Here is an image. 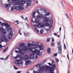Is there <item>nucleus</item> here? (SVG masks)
<instances>
[{
    "instance_id": "nucleus-1",
    "label": "nucleus",
    "mask_w": 73,
    "mask_h": 73,
    "mask_svg": "<svg viewBox=\"0 0 73 73\" xmlns=\"http://www.w3.org/2000/svg\"><path fill=\"white\" fill-rule=\"evenodd\" d=\"M29 49L31 51V52L33 53L32 54H31L30 55V57L31 58H34V56L35 54L37 53V50L36 49V47H30L29 48Z\"/></svg>"
},
{
    "instance_id": "nucleus-11",
    "label": "nucleus",
    "mask_w": 73,
    "mask_h": 73,
    "mask_svg": "<svg viewBox=\"0 0 73 73\" xmlns=\"http://www.w3.org/2000/svg\"><path fill=\"white\" fill-rule=\"evenodd\" d=\"M30 58V57H29L27 55H25V60H29Z\"/></svg>"
},
{
    "instance_id": "nucleus-16",
    "label": "nucleus",
    "mask_w": 73,
    "mask_h": 73,
    "mask_svg": "<svg viewBox=\"0 0 73 73\" xmlns=\"http://www.w3.org/2000/svg\"><path fill=\"white\" fill-rule=\"evenodd\" d=\"M58 48L59 50H62V46H59L58 47Z\"/></svg>"
},
{
    "instance_id": "nucleus-6",
    "label": "nucleus",
    "mask_w": 73,
    "mask_h": 73,
    "mask_svg": "<svg viewBox=\"0 0 73 73\" xmlns=\"http://www.w3.org/2000/svg\"><path fill=\"white\" fill-rule=\"evenodd\" d=\"M44 26L45 25H44V24L39 23L38 25L37 26V27L39 28L40 27H41V28H44Z\"/></svg>"
},
{
    "instance_id": "nucleus-36",
    "label": "nucleus",
    "mask_w": 73,
    "mask_h": 73,
    "mask_svg": "<svg viewBox=\"0 0 73 73\" xmlns=\"http://www.w3.org/2000/svg\"><path fill=\"white\" fill-rule=\"evenodd\" d=\"M49 25V24L48 23H46L45 24V26L46 27H48V26Z\"/></svg>"
},
{
    "instance_id": "nucleus-39",
    "label": "nucleus",
    "mask_w": 73,
    "mask_h": 73,
    "mask_svg": "<svg viewBox=\"0 0 73 73\" xmlns=\"http://www.w3.org/2000/svg\"><path fill=\"white\" fill-rule=\"evenodd\" d=\"M18 57H21V54H18L17 55Z\"/></svg>"
},
{
    "instance_id": "nucleus-26",
    "label": "nucleus",
    "mask_w": 73,
    "mask_h": 73,
    "mask_svg": "<svg viewBox=\"0 0 73 73\" xmlns=\"http://www.w3.org/2000/svg\"><path fill=\"white\" fill-rule=\"evenodd\" d=\"M35 66H36V68H40V66H41V64H37V65Z\"/></svg>"
},
{
    "instance_id": "nucleus-62",
    "label": "nucleus",
    "mask_w": 73,
    "mask_h": 73,
    "mask_svg": "<svg viewBox=\"0 0 73 73\" xmlns=\"http://www.w3.org/2000/svg\"><path fill=\"white\" fill-rule=\"evenodd\" d=\"M52 41L54 42V38H52Z\"/></svg>"
},
{
    "instance_id": "nucleus-13",
    "label": "nucleus",
    "mask_w": 73,
    "mask_h": 73,
    "mask_svg": "<svg viewBox=\"0 0 73 73\" xmlns=\"http://www.w3.org/2000/svg\"><path fill=\"white\" fill-rule=\"evenodd\" d=\"M9 34L8 35V36H11V37H13V32L12 31H10L9 33Z\"/></svg>"
},
{
    "instance_id": "nucleus-59",
    "label": "nucleus",
    "mask_w": 73,
    "mask_h": 73,
    "mask_svg": "<svg viewBox=\"0 0 73 73\" xmlns=\"http://www.w3.org/2000/svg\"><path fill=\"white\" fill-rule=\"evenodd\" d=\"M36 13V12H35V11L33 13V15H35V14Z\"/></svg>"
},
{
    "instance_id": "nucleus-49",
    "label": "nucleus",
    "mask_w": 73,
    "mask_h": 73,
    "mask_svg": "<svg viewBox=\"0 0 73 73\" xmlns=\"http://www.w3.org/2000/svg\"><path fill=\"white\" fill-rule=\"evenodd\" d=\"M3 47V46L1 44H0V49H2Z\"/></svg>"
},
{
    "instance_id": "nucleus-5",
    "label": "nucleus",
    "mask_w": 73,
    "mask_h": 73,
    "mask_svg": "<svg viewBox=\"0 0 73 73\" xmlns=\"http://www.w3.org/2000/svg\"><path fill=\"white\" fill-rule=\"evenodd\" d=\"M17 4L19 5H22V4H25V1L24 0H22L21 1L18 0Z\"/></svg>"
},
{
    "instance_id": "nucleus-51",
    "label": "nucleus",
    "mask_w": 73,
    "mask_h": 73,
    "mask_svg": "<svg viewBox=\"0 0 73 73\" xmlns=\"http://www.w3.org/2000/svg\"><path fill=\"white\" fill-rule=\"evenodd\" d=\"M50 14V13L49 12L47 14H46V16H48V15Z\"/></svg>"
},
{
    "instance_id": "nucleus-10",
    "label": "nucleus",
    "mask_w": 73,
    "mask_h": 73,
    "mask_svg": "<svg viewBox=\"0 0 73 73\" xmlns=\"http://www.w3.org/2000/svg\"><path fill=\"white\" fill-rule=\"evenodd\" d=\"M51 68H52V70H51V72H53L54 71V68L56 67V64H53L52 65Z\"/></svg>"
},
{
    "instance_id": "nucleus-35",
    "label": "nucleus",
    "mask_w": 73,
    "mask_h": 73,
    "mask_svg": "<svg viewBox=\"0 0 73 73\" xmlns=\"http://www.w3.org/2000/svg\"><path fill=\"white\" fill-rule=\"evenodd\" d=\"M0 30L1 31V32H2L3 31H4V29H3V28H0Z\"/></svg>"
},
{
    "instance_id": "nucleus-12",
    "label": "nucleus",
    "mask_w": 73,
    "mask_h": 73,
    "mask_svg": "<svg viewBox=\"0 0 73 73\" xmlns=\"http://www.w3.org/2000/svg\"><path fill=\"white\" fill-rule=\"evenodd\" d=\"M25 63L27 65L28 64H31L32 63V61H31V60L26 61H25Z\"/></svg>"
},
{
    "instance_id": "nucleus-50",
    "label": "nucleus",
    "mask_w": 73,
    "mask_h": 73,
    "mask_svg": "<svg viewBox=\"0 0 73 73\" xmlns=\"http://www.w3.org/2000/svg\"><path fill=\"white\" fill-rule=\"evenodd\" d=\"M24 35L25 36H26V37H27L28 36V35L25 33H24Z\"/></svg>"
},
{
    "instance_id": "nucleus-21",
    "label": "nucleus",
    "mask_w": 73,
    "mask_h": 73,
    "mask_svg": "<svg viewBox=\"0 0 73 73\" xmlns=\"http://www.w3.org/2000/svg\"><path fill=\"white\" fill-rule=\"evenodd\" d=\"M26 5L27 6H28V7H30V6H31V4L27 2Z\"/></svg>"
},
{
    "instance_id": "nucleus-54",
    "label": "nucleus",
    "mask_w": 73,
    "mask_h": 73,
    "mask_svg": "<svg viewBox=\"0 0 73 73\" xmlns=\"http://www.w3.org/2000/svg\"><path fill=\"white\" fill-rule=\"evenodd\" d=\"M14 9V7H12L11 8V10L13 11Z\"/></svg>"
},
{
    "instance_id": "nucleus-63",
    "label": "nucleus",
    "mask_w": 73,
    "mask_h": 73,
    "mask_svg": "<svg viewBox=\"0 0 73 73\" xmlns=\"http://www.w3.org/2000/svg\"><path fill=\"white\" fill-rule=\"evenodd\" d=\"M17 73H21V71H18L17 72Z\"/></svg>"
},
{
    "instance_id": "nucleus-7",
    "label": "nucleus",
    "mask_w": 73,
    "mask_h": 73,
    "mask_svg": "<svg viewBox=\"0 0 73 73\" xmlns=\"http://www.w3.org/2000/svg\"><path fill=\"white\" fill-rule=\"evenodd\" d=\"M44 19V20L45 23H49V18L45 17Z\"/></svg>"
},
{
    "instance_id": "nucleus-30",
    "label": "nucleus",
    "mask_w": 73,
    "mask_h": 73,
    "mask_svg": "<svg viewBox=\"0 0 73 73\" xmlns=\"http://www.w3.org/2000/svg\"><path fill=\"white\" fill-rule=\"evenodd\" d=\"M13 66H14V69H15V70H17V69H19V68H17V67H16V66L14 65Z\"/></svg>"
},
{
    "instance_id": "nucleus-40",
    "label": "nucleus",
    "mask_w": 73,
    "mask_h": 73,
    "mask_svg": "<svg viewBox=\"0 0 73 73\" xmlns=\"http://www.w3.org/2000/svg\"><path fill=\"white\" fill-rule=\"evenodd\" d=\"M57 55V53H55L53 54V56H56Z\"/></svg>"
},
{
    "instance_id": "nucleus-33",
    "label": "nucleus",
    "mask_w": 73,
    "mask_h": 73,
    "mask_svg": "<svg viewBox=\"0 0 73 73\" xmlns=\"http://www.w3.org/2000/svg\"><path fill=\"white\" fill-rule=\"evenodd\" d=\"M9 55H8V56H7L5 58V60H7L8 59V58H9Z\"/></svg>"
},
{
    "instance_id": "nucleus-37",
    "label": "nucleus",
    "mask_w": 73,
    "mask_h": 73,
    "mask_svg": "<svg viewBox=\"0 0 73 73\" xmlns=\"http://www.w3.org/2000/svg\"><path fill=\"white\" fill-rule=\"evenodd\" d=\"M19 9H20V10H21V11H23V10L24 9V7H21V8H20Z\"/></svg>"
},
{
    "instance_id": "nucleus-18",
    "label": "nucleus",
    "mask_w": 73,
    "mask_h": 73,
    "mask_svg": "<svg viewBox=\"0 0 73 73\" xmlns=\"http://www.w3.org/2000/svg\"><path fill=\"white\" fill-rule=\"evenodd\" d=\"M20 8H21V6H17L15 7V9H16V10H19V9H20Z\"/></svg>"
},
{
    "instance_id": "nucleus-20",
    "label": "nucleus",
    "mask_w": 73,
    "mask_h": 73,
    "mask_svg": "<svg viewBox=\"0 0 73 73\" xmlns=\"http://www.w3.org/2000/svg\"><path fill=\"white\" fill-rule=\"evenodd\" d=\"M8 50V47H7L6 48H5L3 50V52H6L7 50Z\"/></svg>"
},
{
    "instance_id": "nucleus-15",
    "label": "nucleus",
    "mask_w": 73,
    "mask_h": 73,
    "mask_svg": "<svg viewBox=\"0 0 73 73\" xmlns=\"http://www.w3.org/2000/svg\"><path fill=\"white\" fill-rule=\"evenodd\" d=\"M23 46V49L24 50V51H27V47L24 46Z\"/></svg>"
},
{
    "instance_id": "nucleus-25",
    "label": "nucleus",
    "mask_w": 73,
    "mask_h": 73,
    "mask_svg": "<svg viewBox=\"0 0 73 73\" xmlns=\"http://www.w3.org/2000/svg\"><path fill=\"white\" fill-rule=\"evenodd\" d=\"M12 30V28L11 27H10V28H9L8 29H7V31L8 32H10Z\"/></svg>"
},
{
    "instance_id": "nucleus-22",
    "label": "nucleus",
    "mask_w": 73,
    "mask_h": 73,
    "mask_svg": "<svg viewBox=\"0 0 73 73\" xmlns=\"http://www.w3.org/2000/svg\"><path fill=\"white\" fill-rule=\"evenodd\" d=\"M11 5V3L9 4H6L5 5V7L6 8H8V7H9V6H10Z\"/></svg>"
},
{
    "instance_id": "nucleus-55",
    "label": "nucleus",
    "mask_w": 73,
    "mask_h": 73,
    "mask_svg": "<svg viewBox=\"0 0 73 73\" xmlns=\"http://www.w3.org/2000/svg\"><path fill=\"white\" fill-rule=\"evenodd\" d=\"M18 58H19V57H18L17 55V56L14 57V58L15 59H16Z\"/></svg>"
},
{
    "instance_id": "nucleus-42",
    "label": "nucleus",
    "mask_w": 73,
    "mask_h": 73,
    "mask_svg": "<svg viewBox=\"0 0 73 73\" xmlns=\"http://www.w3.org/2000/svg\"><path fill=\"white\" fill-rule=\"evenodd\" d=\"M38 20H36L35 21H34V23H38Z\"/></svg>"
},
{
    "instance_id": "nucleus-64",
    "label": "nucleus",
    "mask_w": 73,
    "mask_h": 73,
    "mask_svg": "<svg viewBox=\"0 0 73 73\" xmlns=\"http://www.w3.org/2000/svg\"><path fill=\"white\" fill-rule=\"evenodd\" d=\"M33 72V73H37V72L35 70H34Z\"/></svg>"
},
{
    "instance_id": "nucleus-47",
    "label": "nucleus",
    "mask_w": 73,
    "mask_h": 73,
    "mask_svg": "<svg viewBox=\"0 0 73 73\" xmlns=\"http://www.w3.org/2000/svg\"><path fill=\"white\" fill-rule=\"evenodd\" d=\"M7 37L8 38V39L9 40H11L12 39V37H9V36H8Z\"/></svg>"
},
{
    "instance_id": "nucleus-27",
    "label": "nucleus",
    "mask_w": 73,
    "mask_h": 73,
    "mask_svg": "<svg viewBox=\"0 0 73 73\" xmlns=\"http://www.w3.org/2000/svg\"><path fill=\"white\" fill-rule=\"evenodd\" d=\"M49 22L50 24H52L53 23V20L52 19H50L49 20Z\"/></svg>"
},
{
    "instance_id": "nucleus-29",
    "label": "nucleus",
    "mask_w": 73,
    "mask_h": 73,
    "mask_svg": "<svg viewBox=\"0 0 73 73\" xmlns=\"http://www.w3.org/2000/svg\"><path fill=\"white\" fill-rule=\"evenodd\" d=\"M36 12L38 14V15H40V12L39 11V10H36Z\"/></svg>"
},
{
    "instance_id": "nucleus-44",
    "label": "nucleus",
    "mask_w": 73,
    "mask_h": 73,
    "mask_svg": "<svg viewBox=\"0 0 73 73\" xmlns=\"http://www.w3.org/2000/svg\"><path fill=\"white\" fill-rule=\"evenodd\" d=\"M40 34H42L43 33V30H40Z\"/></svg>"
},
{
    "instance_id": "nucleus-3",
    "label": "nucleus",
    "mask_w": 73,
    "mask_h": 73,
    "mask_svg": "<svg viewBox=\"0 0 73 73\" xmlns=\"http://www.w3.org/2000/svg\"><path fill=\"white\" fill-rule=\"evenodd\" d=\"M21 60H23V58H21L19 60L17 59L16 60V62H17V63H16V61L15 62V63L16 64H18L19 65H20V64H22L23 65V62L21 61Z\"/></svg>"
},
{
    "instance_id": "nucleus-61",
    "label": "nucleus",
    "mask_w": 73,
    "mask_h": 73,
    "mask_svg": "<svg viewBox=\"0 0 73 73\" xmlns=\"http://www.w3.org/2000/svg\"><path fill=\"white\" fill-rule=\"evenodd\" d=\"M56 62H58L59 61V60H58V59L57 58L56 60Z\"/></svg>"
},
{
    "instance_id": "nucleus-32",
    "label": "nucleus",
    "mask_w": 73,
    "mask_h": 73,
    "mask_svg": "<svg viewBox=\"0 0 73 73\" xmlns=\"http://www.w3.org/2000/svg\"><path fill=\"white\" fill-rule=\"evenodd\" d=\"M50 40V38H47L46 40L47 42H49Z\"/></svg>"
},
{
    "instance_id": "nucleus-57",
    "label": "nucleus",
    "mask_w": 73,
    "mask_h": 73,
    "mask_svg": "<svg viewBox=\"0 0 73 73\" xmlns=\"http://www.w3.org/2000/svg\"><path fill=\"white\" fill-rule=\"evenodd\" d=\"M0 59L2 60H5V58H0Z\"/></svg>"
},
{
    "instance_id": "nucleus-4",
    "label": "nucleus",
    "mask_w": 73,
    "mask_h": 73,
    "mask_svg": "<svg viewBox=\"0 0 73 73\" xmlns=\"http://www.w3.org/2000/svg\"><path fill=\"white\" fill-rule=\"evenodd\" d=\"M43 67L46 70V69H49V70L50 72H52L51 70H52V68H52H51L50 66H48L47 65H44L43 66Z\"/></svg>"
},
{
    "instance_id": "nucleus-28",
    "label": "nucleus",
    "mask_w": 73,
    "mask_h": 73,
    "mask_svg": "<svg viewBox=\"0 0 73 73\" xmlns=\"http://www.w3.org/2000/svg\"><path fill=\"white\" fill-rule=\"evenodd\" d=\"M54 42H52L51 43V46H52V47L54 46Z\"/></svg>"
},
{
    "instance_id": "nucleus-9",
    "label": "nucleus",
    "mask_w": 73,
    "mask_h": 73,
    "mask_svg": "<svg viewBox=\"0 0 73 73\" xmlns=\"http://www.w3.org/2000/svg\"><path fill=\"white\" fill-rule=\"evenodd\" d=\"M39 48V50H44V48H43L42 47L43 46L41 44L40 45H39V46H38Z\"/></svg>"
},
{
    "instance_id": "nucleus-48",
    "label": "nucleus",
    "mask_w": 73,
    "mask_h": 73,
    "mask_svg": "<svg viewBox=\"0 0 73 73\" xmlns=\"http://www.w3.org/2000/svg\"><path fill=\"white\" fill-rule=\"evenodd\" d=\"M65 15L66 16L67 18V19H68V18H69V17H68V15L66 14H65Z\"/></svg>"
},
{
    "instance_id": "nucleus-53",
    "label": "nucleus",
    "mask_w": 73,
    "mask_h": 73,
    "mask_svg": "<svg viewBox=\"0 0 73 73\" xmlns=\"http://www.w3.org/2000/svg\"><path fill=\"white\" fill-rule=\"evenodd\" d=\"M37 17L38 19L41 17V15H38L37 16Z\"/></svg>"
},
{
    "instance_id": "nucleus-56",
    "label": "nucleus",
    "mask_w": 73,
    "mask_h": 73,
    "mask_svg": "<svg viewBox=\"0 0 73 73\" xmlns=\"http://www.w3.org/2000/svg\"><path fill=\"white\" fill-rule=\"evenodd\" d=\"M31 46H35V44H33V43H31Z\"/></svg>"
},
{
    "instance_id": "nucleus-60",
    "label": "nucleus",
    "mask_w": 73,
    "mask_h": 73,
    "mask_svg": "<svg viewBox=\"0 0 73 73\" xmlns=\"http://www.w3.org/2000/svg\"><path fill=\"white\" fill-rule=\"evenodd\" d=\"M4 24H5L4 23H2L1 24V25L2 26V27H3V26H4Z\"/></svg>"
},
{
    "instance_id": "nucleus-41",
    "label": "nucleus",
    "mask_w": 73,
    "mask_h": 73,
    "mask_svg": "<svg viewBox=\"0 0 73 73\" xmlns=\"http://www.w3.org/2000/svg\"><path fill=\"white\" fill-rule=\"evenodd\" d=\"M15 22L16 23H17V24H19V21H15Z\"/></svg>"
},
{
    "instance_id": "nucleus-19",
    "label": "nucleus",
    "mask_w": 73,
    "mask_h": 73,
    "mask_svg": "<svg viewBox=\"0 0 73 73\" xmlns=\"http://www.w3.org/2000/svg\"><path fill=\"white\" fill-rule=\"evenodd\" d=\"M47 53L49 54L50 53V48H48L47 49Z\"/></svg>"
},
{
    "instance_id": "nucleus-2",
    "label": "nucleus",
    "mask_w": 73,
    "mask_h": 73,
    "mask_svg": "<svg viewBox=\"0 0 73 73\" xmlns=\"http://www.w3.org/2000/svg\"><path fill=\"white\" fill-rule=\"evenodd\" d=\"M25 45V44L24 43H20L19 45V46L21 48V49H20V48H18V49H19V52L21 53V54H23V53L22 52L23 51V50L22 49V48H21V47H23V46H24Z\"/></svg>"
},
{
    "instance_id": "nucleus-43",
    "label": "nucleus",
    "mask_w": 73,
    "mask_h": 73,
    "mask_svg": "<svg viewBox=\"0 0 73 73\" xmlns=\"http://www.w3.org/2000/svg\"><path fill=\"white\" fill-rule=\"evenodd\" d=\"M52 25H51L50 24V25H49L48 27L49 28H52Z\"/></svg>"
},
{
    "instance_id": "nucleus-58",
    "label": "nucleus",
    "mask_w": 73,
    "mask_h": 73,
    "mask_svg": "<svg viewBox=\"0 0 73 73\" xmlns=\"http://www.w3.org/2000/svg\"><path fill=\"white\" fill-rule=\"evenodd\" d=\"M36 50L37 51L36 53H40V51L38 50Z\"/></svg>"
},
{
    "instance_id": "nucleus-14",
    "label": "nucleus",
    "mask_w": 73,
    "mask_h": 73,
    "mask_svg": "<svg viewBox=\"0 0 73 73\" xmlns=\"http://www.w3.org/2000/svg\"><path fill=\"white\" fill-rule=\"evenodd\" d=\"M5 39V35H3L2 36V38L1 39V41H4V39Z\"/></svg>"
},
{
    "instance_id": "nucleus-52",
    "label": "nucleus",
    "mask_w": 73,
    "mask_h": 73,
    "mask_svg": "<svg viewBox=\"0 0 73 73\" xmlns=\"http://www.w3.org/2000/svg\"><path fill=\"white\" fill-rule=\"evenodd\" d=\"M48 65H49L50 66H52V64L50 63H48Z\"/></svg>"
},
{
    "instance_id": "nucleus-38",
    "label": "nucleus",
    "mask_w": 73,
    "mask_h": 73,
    "mask_svg": "<svg viewBox=\"0 0 73 73\" xmlns=\"http://www.w3.org/2000/svg\"><path fill=\"white\" fill-rule=\"evenodd\" d=\"M5 41H6V42H8V41H9V40H8V39H7V38H5V39H4Z\"/></svg>"
},
{
    "instance_id": "nucleus-46",
    "label": "nucleus",
    "mask_w": 73,
    "mask_h": 73,
    "mask_svg": "<svg viewBox=\"0 0 73 73\" xmlns=\"http://www.w3.org/2000/svg\"><path fill=\"white\" fill-rule=\"evenodd\" d=\"M67 58H68V60H69V54H67Z\"/></svg>"
},
{
    "instance_id": "nucleus-8",
    "label": "nucleus",
    "mask_w": 73,
    "mask_h": 73,
    "mask_svg": "<svg viewBox=\"0 0 73 73\" xmlns=\"http://www.w3.org/2000/svg\"><path fill=\"white\" fill-rule=\"evenodd\" d=\"M4 26L6 27V28H9L10 27H11V25H10L8 24V23H4Z\"/></svg>"
},
{
    "instance_id": "nucleus-31",
    "label": "nucleus",
    "mask_w": 73,
    "mask_h": 73,
    "mask_svg": "<svg viewBox=\"0 0 73 73\" xmlns=\"http://www.w3.org/2000/svg\"><path fill=\"white\" fill-rule=\"evenodd\" d=\"M57 45L58 46H61V42H59L57 43Z\"/></svg>"
},
{
    "instance_id": "nucleus-45",
    "label": "nucleus",
    "mask_w": 73,
    "mask_h": 73,
    "mask_svg": "<svg viewBox=\"0 0 73 73\" xmlns=\"http://www.w3.org/2000/svg\"><path fill=\"white\" fill-rule=\"evenodd\" d=\"M36 55L37 56H41V54H39V53H37L36 54Z\"/></svg>"
},
{
    "instance_id": "nucleus-24",
    "label": "nucleus",
    "mask_w": 73,
    "mask_h": 73,
    "mask_svg": "<svg viewBox=\"0 0 73 73\" xmlns=\"http://www.w3.org/2000/svg\"><path fill=\"white\" fill-rule=\"evenodd\" d=\"M25 1V2H29V3H31V1H31V0H24Z\"/></svg>"
},
{
    "instance_id": "nucleus-23",
    "label": "nucleus",
    "mask_w": 73,
    "mask_h": 73,
    "mask_svg": "<svg viewBox=\"0 0 73 73\" xmlns=\"http://www.w3.org/2000/svg\"><path fill=\"white\" fill-rule=\"evenodd\" d=\"M62 50H59L58 52V54H62Z\"/></svg>"
},
{
    "instance_id": "nucleus-34",
    "label": "nucleus",
    "mask_w": 73,
    "mask_h": 73,
    "mask_svg": "<svg viewBox=\"0 0 73 73\" xmlns=\"http://www.w3.org/2000/svg\"><path fill=\"white\" fill-rule=\"evenodd\" d=\"M31 43H29L28 44V47H31V46H31Z\"/></svg>"
},
{
    "instance_id": "nucleus-17",
    "label": "nucleus",
    "mask_w": 73,
    "mask_h": 73,
    "mask_svg": "<svg viewBox=\"0 0 73 73\" xmlns=\"http://www.w3.org/2000/svg\"><path fill=\"white\" fill-rule=\"evenodd\" d=\"M7 33V32H6V31L5 30H3L1 32V34L2 35H5Z\"/></svg>"
}]
</instances>
